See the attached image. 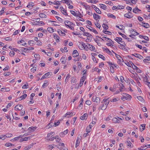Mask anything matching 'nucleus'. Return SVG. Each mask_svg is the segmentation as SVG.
Returning a JSON list of instances; mask_svg holds the SVG:
<instances>
[{
	"mask_svg": "<svg viewBox=\"0 0 150 150\" xmlns=\"http://www.w3.org/2000/svg\"><path fill=\"white\" fill-rule=\"evenodd\" d=\"M64 23L66 27H68L71 30H74V26L75 25L72 22L68 21H64Z\"/></svg>",
	"mask_w": 150,
	"mask_h": 150,
	"instance_id": "nucleus-1",
	"label": "nucleus"
},
{
	"mask_svg": "<svg viewBox=\"0 0 150 150\" xmlns=\"http://www.w3.org/2000/svg\"><path fill=\"white\" fill-rule=\"evenodd\" d=\"M86 46L91 51H93L95 49V47L94 46L88 43H87Z\"/></svg>",
	"mask_w": 150,
	"mask_h": 150,
	"instance_id": "nucleus-2",
	"label": "nucleus"
},
{
	"mask_svg": "<svg viewBox=\"0 0 150 150\" xmlns=\"http://www.w3.org/2000/svg\"><path fill=\"white\" fill-rule=\"evenodd\" d=\"M60 10L62 12V13L65 15H67L66 10L63 7H60L59 8Z\"/></svg>",
	"mask_w": 150,
	"mask_h": 150,
	"instance_id": "nucleus-3",
	"label": "nucleus"
},
{
	"mask_svg": "<svg viewBox=\"0 0 150 150\" xmlns=\"http://www.w3.org/2000/svg\"><path fill=\"white\" fill-rule=\"evenodd\" d=\"M124 16L127 18H131L133 17L132 14L129 12L125 14L124 15Z\"/></svg>",
	"mask_w": 150,
	"mask_h": 150,
	"instance_id": "nucleus-4",
	"label": "nucleus"
},
{
	"mask_svg": "<svg viewBox=\"0 0 150 150\" xmlns=\"http://www.w3.org/2000/svg\"><path fill=\"white\" fill-rule=\"evenodd\" d=\"M88 27H87L91 31L93 32L95 34L98 33V32L95 29L93 28L91 26H90L89 25H88Z\"/></svg>",
	"mask_w": 150,
	"mask_h": 150,
	"instance_id": "nucleus-5",
	"label": "nucleus"
},
{
	"mask_svg": "<svg viewBox=\"0 0 150 150\" xmlns=\"http://www.w3.org/2000/svg\"><path fill=\"white\" fill-rule=\"evenodd\" d=\"M85 76H83L81 77V78L80 80V83L79 84V86L81 87L84 81H85Z\"/></svg>",
	"mask_w": 150,
	"mask_h": 150,
	"instance_id": "nucleus-6",
	"label": "nucleus"
},
{
	"mask_svg": "<svg viewBox=\"0 0 150 150\" xmlns=\"http://www.w3.org/2000/svg\"><path fill=\"white\" fill-rule=\"evenodd\" d=\"M88 114L86 113L84 114L82 116L80 117V119L81 120H84L85 119H86L88 117Z\"/></svg>",
	"mask_w": 150,
	"mask_h": 150,
	"instance_id": "nucleus-7",
	"label": "nucleus"
},
{
	"mask_svg": "<svg viewBox=\"0 0 150 150\" xmlns=\"http://www.w3.org/2000/svg\"><path fill=\"white\" fill-rule=\"evenodd\" d=\"M140 25L146 28H148L149 26V25L148 23L144 22H142Z\"/></svg>",
	"mask_w": 150,
	"mask_h": 150,
	"instance_id": "nucleus-8",
	"label": "nucleus"
},
{
	"mask_svg": "<svg viewBox=\"0 0 150 150\" xmlns=\"http://www.w3.org/2000/svg\"><path fill=\"white\" fill-rule=\"evenodd\" d=\"M34 49L33 47H29L28 48H24L23 50V51L25 52H29V51L30 50H33Z\"/></svg>",
	"mask_w": 150,
	"mask_h": 150,
	"instance_id": "nucleus-9",
	"label": "nucleus"
},
{
	"mask_svg": "<svg viewBox=\"0 0 150 150\" xmlns=\"http://www.w3.org/2000/svg\"><path fill=\"white\" fill-rule=\"evenodd\" d=\"M122 120V119L119 117H118V119L116 118H114L112 120L113 122L115 123H119V122L120 120Z\"/></svg>",
	"mask_w": 150,
	"mask_h": 150,
	"instance_id": "nucleus-10",
	"label": "nucleus"
},
{
	"mask_svg": "<svg viewBox=\"0 0 150 150\" xmlns=\"http://www.w3.org/2000/svg\"><path fill=\"white\" fill-rule=\"evenodd\" d=\"M23 106L21 105H17L15 107V109H17L19 110H22L23 108Z\"/></svg>",
	"mask_w": 150,
	"mask_h": 150,
	"instance_id": "nucleus-11",
	"label": "nucleus"
},
{
	"mask_svg": "<svg viewBox=\"0 0 150 150\" xmlns=\"http://www.w3.org/2000/svg\"><path fill=\"white\" fill-rule=\"evenodd\" d=\"M72 55H73V57H76L77 56H78L79 53H78L77 51L76 50H74L73 51Z\"/></svg>",
	"mask_w": 150,
	"mask_h": 150,
	"instance_id": "nucleus-12",
	"label": "nucleus"
},
{
	"mask_svg": "<svg viewBox=\"0 0 150 150\" xmlns=\"http://www.w3.org/2000/svg\"><path fill=\"white\" fill-rule=\"evenodd\" d=\"M92 99L93 101L96 102V103L98 102H100V98L99 97H93L92 98Z\"/></svg>",
	"mask_w": 150,
	"mask_h": 150,
	"instance_id": "nucleus-13",
	"label": "nucleus"
},
{
	"mask_svg": "<svg viewBox=\"0 0 150 150\" xmlns=\"http://www.w3.org/2000/svg\"><path fill=\"white\" fill-rule=\"evenodd\" d=\"M53 36L54 38L56 40V42H58L59 41V37L56 34H54Z\"/></svg>",
	"mask_w": 150,
	"mask_h": 150,
	"instance_id": "nucleus-14",
	"label": "nucleus"
},
{
	"mask_svg": "<svg viewBox=\"0 0 150 150\" xmlns=\"http://www.w3.org/2000/svg\"><path fill=\"white\" fill-rule=\"evenodd\" d=\"M132 55L140 59H142L143 58V57L142 56L138 54L134 53L132 54Z\"/></svg>",
	"mask_w": 150,
	"mask_h": 150,
	"instance_id": "nucleus-15",
	"label": "nucleus"
},
{
	"mask_svg": "<svg viewBox=\"0 0 150 150\" xmlns=\"http://www.w3.org/2000/svg\"><path fill=\"white\" fill-rule=\"evenodd\" d=\"M93 126V125H89V126L87 127L86 128V132L87 133H89L90 132V131L91 130V128Z\"/></svg>",
	"mask_w": 150,
	"mask_h": 150,
	"instance_id": "nucleus-16",
	"label": "nucleus"
},
{
	"mask_svg": "<svg viewBox=\"0 0 150 150\" xmlns=\"http://www.w3.org/2000/svg\"><path fill=\"white\" fill-rule=\"evenodd\" d=\"M94 18L97 21L98 19H99L100 18V16L96 14V13H94L93 15Z\"/></svg>",
	"mask_w": 150,
	"mask_h": 150,
	"instance_id": "nucleus-17",
	"label": "nucleus"
},
{
	"mask_svg": "<svg viewBox=\"0 0 150 150\" xmlns=\"http://www.w3.org/2000/svg\"><path fill=\"white\" fill-rule=\"evenodd\" d=\"M31 138V136L25 137V138H22L21 139V140H20V142H21L24 141H27L28 139H30V138Z\"/></svg>",
	"mask_w": 150,
	"mask_h": 150,
	"instance_id": "nucleus-18",
	"label": "nucleus"
},
{
	"mask_svg": "<svg viewBox=\"0 0 150 150\" xmlns=\"http://www.w3.org/2000/svg\"><path fill=\"white\" fill-rule=\"evenodd\" d=\"M36 128L37 127H30L28 128V130L29 132H33L34 131L35 129H36Z\"/></svg>",
	"mask_w": 150,
	"mask_h": 150,
	"instance_id": "nucleus-19",
	"label": "nucleus"
},
{
	"mask_svg": "<svg viewBox=\"0 0 150 150\" xmlns=\"http://www.w3.org/2000/svg\"><path fill=\"white\" fill-rule=\"evenodd\" d=\"M119 86H120V91H122L123 89L124 88V86L123 85L122 83H119Z\"/></svg>",
	"mask_w": 150,
	"mask_h": 150,
	"instance_id": "nucleus-20",
	"label": "nucleus"
},
{
	"mask_svg": "<svg viewBox=\"0 0 150 150\" xmlns=\"http://www.w3.org/2000/svg\"><path fill=\"white\" fill-rule=\"evenodd\" d=\"M112 51L115 54V56L117 58V59L119 60V62H120L121 61V59L122 60H123V59H122V58H121V57H120V55L117 54H116V53H115L112 50Z\"/></svg>",
	"mask_w": 150,
	"mask_h": 150,
	"instance_id": "nucleus-21",
	"label": "nucleus"
},
{
	"mask_svg": "<svg viewBox=\"0 0 150 150\" xmlns=\"http://www.w3.org/2000/svg\"><path fill=\"white\" fill-rule=\"evenodd\" d=\"M50 75V72H48L46 73L44 75L42 78L41 79V80H42L44 79L45 78H46L47 77Z\"/></svg>",
	"mask_w": 150,
	"mask_h": 150,
	"instance_id": "nucleus-22",
	"label": "nucleus"
},
{
	"mask_svg": "<svg viewBox=\"0 0 150 150\" xmlns=\"http://www.w3.org/2000/svg\"><path fill=\"white\" fill-rule=\"evenodd\" d=\"M138 11H141V10L138 9L137 7H136L133 10V12L135 13H137L138 12Z\"/></svg>",
	"mask_w": 150,
	"mask_h": 150,
	"instance_id": "nucleus-23",
	"label": "nucleus"
},
{
	"mask_svg": "<svg viewBox=\"0 0 150 150\" xmlns=\"http://www.w3.org/2000/svg\"><path fill=\"white\" fill-rule=\"evenodd\" d=\"M104 51H105L106 52L108 53V54H112L111 52L110 51V50L108 49V48H106L104 49Z\"/></svg>",
	"mask_w": 150,
	"mask_h": 150,
	"instance_id": "nucleus-24",
	"label": "nucleus"
},
{
	"mask_svg": "<svg viewBox=\"0 0 150 150\" xmlns=\"http://www.w3.org/2000/svg\"><path fill=\"white\" fill-rule=\"evenodd\" d=\"M104 105L102 104L101 106L98 109V110L100 111V110H105L106 108V107H104Z\"/></svg>",
	"mask_w": 150,
	"mask_h": 150,
	"instance_id": "nucleus-25",
	"label": "nucleus"
},
{
	"mask_svg": "<svg viewBox=\"0 0 150 150\" xmlns=\"http://www.w3.org/2000/svg\"><path fill=\"white\" fill-rule=\"evenodd\" d=\"M102 38L105 39V40H107L108 42L112 43V42H113V41L110 38L105 37H103Z\"/></svg>",
	"mask_w": 150,
	"mask_h": 150,
	"instance_id": "nucleus-26",
	"label": "nucleus"
},
{
	"mask_svg": "<svg viewBox=\"0 0 150 150\" xmlns=\"http://www.w3.org/2000/svg\"><path fill=\"white\" fill-rule=\"evenodd\" d=\"M66 58L64 57H62L61 59L60 60L61 61L62 63L63 64H65L66 61Z\"/></svg>",
	"mask_w": 150,
	"mask_h": 150,
	"instance_id": "nucleus-27",
	"label": "nucleus"
},
{
	"mask_svg": "<svg viewBox=\"0 0 150 150\" xmlns=\"http://www.w3.org/2000/svg\"><path fill=\"white\" fill-rule=\"evenodd\" d=\"M33 146L32 144H30L27 146L25 147L24 148V150H28L30 149Z\"/></svg>",
	"mask_w": 150,
	"mask_h": 150,
	"instance_id": "nucleus-28",
	"label": "nucleus"
},
{
	"mask_svg": "<svg viewBox=\"0 0 150 150\" xmlns=\"http://www.w3.org/2000/svg\"><path fill=\"white\" fill-rule=\"evenodd\" d=\"M1 91L3 92H7L10 91L9 88H2L1 89Z\"/></svg>",
	"mask_w": 150,
	"mask_h": 150,
	"instance_id": "nucleus-29",
	"label": "nucleus"
},
{
	"mask_svg": "<svg viewBox=\"0 0 150 150\" xmlns=\"http://www.w3.org/2000/svg\"><path fill=\"white\" fill-rule=\"evenodd\" d=\"M115 40L118 43H119V42H121L122 40V39L121 38L116 37Z\"/></svg>",
	"mask_w": 150,
	"mask_h": 150,
	"instance_id": "nucleus-30",
	"label": "nucleus"
},
{
	"mask_svg": "<svg viewBox=\"0 0 150 150\" xmlns=\"http://www.w3.org/2000/svg\"><path fill=\"white\" fill-rule=\"evenodd\" d=\"M54 134V132H52L50 133H49L47 134V138L49 137H52V136H53Z\"/></svg>",
	"mask_w": 150,
	"mask_h": 150,
	"instance_id": "nucleus-31",
	"label": "nucleus"
},
{
	"mask_svg": "<svg viewBox=\"0 0 150 150\" xmlns=\"http://www.w3.org/2000/svg\"><path fill=\"white\" fill-rule=\"evenodd\" d=\"M39 16L41 18H46L47 16L43 13H41L39 14Z\"/></svg>",
	"mask_w": 150,
	"mask_h": 150,
	"instance_id": "nucleus-32",
	"label": "nucleus"
},
{
	"mask_svg": "<svg viewBox=\"0 0 150 150\" xmlns=\"http://www.w3.org/2000/svg\"><path fill=\"white\" fill-rule=\"evenodd\" d=\"M79 138L78 137L77 139L76 140V144H75V147H76L77 146H78L79 144V143H80L79 142Z\"/></svg>",
	"mask_w": 150,
	"mask_h": 150,
	"instance_id": "nucleus-33",
	"label": "nucleus"
},
{
	"mask_svg": "<svg viewBox=\"0 0 150 150\" xmlns=\"http://www.w3.org/2000/svg\"><path fill=\"white\" fill-rule=\"evenodd\" d=\"M83 34L84 35L86 36L89 37L91 36V35L89 33L86 32H83Z\"/></svg>",
	"mask_w": 150,
	"mask_h": 150,
	"instance_id": "nucleus-34",
	"label": "nucleus"
},
{
	"mask_svg": "<svg viewBox=\"0 0 150 150\" xmlns=\"http://www.w3.org/2000/svg\"><path fill=\"white\" fill-rule=\"evenodd\" d=\"M58 32L59 33V34L60 35L64 36L65 35V33L62 32V31L61 30H59V31H58Z\"/></svg>",
	"mask_w": 150,
	"mask_h": 150,
	"instance_id": "nucleus-35",
	"label": "nucleus"
},
{
	"mask_svg": "<svg viewBox=\"0 0 150 150\" xmlns=\"http://www.w3.org/2000/svg\"><path fill=\"white\" fill-rule=\"evenodd\" d=\"M109 17L112 18L114 19H115V16L111 13H108L107 15Z\"/></svg>",
	"mask_w": 150,
	"mask_h": 150,
	"instance_id": "nucleus-36",
	"label": "nucleus"
},
{
	"mask_svg": "<svg viewBox=\"0 0 150 150\" xmlns=\"http://www.w3.org/2000/svg\"><path fill=\"white\" fill-rule=\"evenodd\" d=\"M47 30L50 33H53L54 32V29L52 28L48 27L47 28Z\"/></svg>",
	"mask_w": 150,
	"mask_h": 150,
	"instance_id": "nucleus-37",
	"label": "nucleus"
},
{
	"mask_svg": "<svg viewBox=\"0 0 150 150\" xmlns=\"http://www.w3.org/2000/svg\"><path fill=\"white\" fill-rule=\"evenodd\" d=\"M48 83V81L47 80H45V81L44 83H43V84L42 85V87L43 88H45L48 85L47 84Z\"/></svg>",
	"mask_w": 150,
	"mask_h": 150,
	"instance_id": "nucleus-38",
	"label": "nucleus"
},
{
	"mask_svg": "<svg viewBox=\"0 0 150 150\" xmlns=\"http://www.w3.org/2000/svg\"><path fill=\"white\" fill-rule=\"evenodd\" d=\"M102 26L105 30H107L108 28V26L105 24H103Z\"/></svg>",
	"mask_w": 150,
	"mask_h": 150,
	"instance_id": "nucleus-39",
	"label": "nucleus"
},
{
	"mask_svg": "<svg viewBox=\"0 0 150 150\" xmlns=\"http://www.w3.org/2000/svg\"><path fill=\"white\" fill-rule=\"evenodd\" d=\"M103 32L105 34H108L110 35H111L112 34V33L111 32L106 30H103Z\"/></svg>",
	"mask_w": 150,
	"mask_h": 150,
	"instance_id": "nucleus-40",
	"label": "nucleus"
},
{
	"mask_svg": "<svg viewBox=\"0 0 150 150\" xmlns=\"http://www.w3.org/2000/svg\"><path fill=\"white\" fill-rule=\"evenodd\" d=\"M68 130L67 129L66 130L64 131L63 132H62L60 133V135H62L63 134H64V135H66L68 133Z\"/></svg>",
	"mask_w": 150,
	"mask_h": 150,
	"instance_id": "nucleus-41",
	"label": "nucleus"
},
{
	"mask_svg": "<svg viewBox=\"0 0 150 150\" xmlns=\"http://www.w3.org/2000/svg\"><path fill=\"white\" fill-rule=\"evenodd\" d=\"M27 96V95L26 94H24L23 95V96L20 97V98H21V99H20V100H22V99H24Z\"/></svg>",
	"mask_w": 150,
	"mask_h": 150,
	"instance_id": "nucleus-42",
	"label": "nucleus"
},
{
	"mask_svg": "<svg viewBox=\"0 0 150 150\" xmlns=\"http://www.w3.org/2000/svg\"><path fill=\"white\" fill-rule=\"evenodd\" d=\"M95 9V11H96L99 14H100L101 13V11L98 8H96V9Z\"/></svg>",
	"mask_w": 150,
	"mask_h": 150,
	"instance_id": "nucleus-43",
	"label": "nucleus"
},
{
	"mask_svg": "<svg viewBox=\"0 0 150 150\" xmlns=\"http://www.w3.org/2000/svg\"><path fill=\"white\" fill-rule=\"evenodd\" d=\"M100 5L101 6V7L102 9H105L106 8V6L105 5L103 4H100Z\"/></svg>",
	"mask_w": 150,
	"mask_h": 150,
	"instance_id": "nucleus-44",
	"label": "nucleus"
},
{
	"mask_svg": "<svg viewBox=\"0 0 150 150\" xmlns=\"http://www.w3.org/2000/svg\"><path fill=\"white\" fill-rule=\"evenodd\" d=\"M57 137H52L51 138H48L47 139V140H49V141H52L54 140V139H56Z\"/></svg>",
	"mask_w": 150,
	"mask_h": 150,
	"instance_id": "nucleus-45",
	"label": "nucleus"
},
{
	"mask_svg": "<svg viewBox=\"0 0 150 150\" xmlns=\"http://www.w3.org/2000/svg\"><path fill=\"white\" fill-rule=\"evenodd\" d=\"M125 97L126 98V99L127 100L131 99V96L128 94H126V96H125Z\"/></svg>",
	"mask_w": 150,
	"mask_h": 150,
	"instance_id": "nucleus-46",
	"label": "nucleus"
},
{
	"mask_svg": "<svg viewBox=\"0 0 150 150\" xmlns=\"http://www.w3.org/2000/svg\"><path fill=\"white\" fill-rule=\"evenodd\" d=\"M98 57L99 58H101L104 60H105V57L104 56L101 54H99L98 55Z\"/></svg>",
	"mask_w": 150,
	"mask_h": 150,
	"instance_id": "nucleus-47",
	"label": "nucleus"
},
{
	"mask_svg": "<svg viewBox=\"0 0 150 150\" xmlns=\"http://www.w3.org/2000/svg\"><path fill=\"white\" fill-rule=\"evenodd\" d=\"M137 98L138 100L140 101L141 102L143 101L144 100V99L141 96H138L137 97Z\"/></svg>",
	"mask_w": 150,
	"mask_h": 150,
	"instance_id": "nucleus-48",
	"label": "nucleus"
},
{
	"mask_svg": "<svg viewBox=\"0 0 150 150\" xmlns=\"http://www.w3.org/2000/svg\"><path fill=\"white\" fill-rule=\"evenodd\" d=\"M14 144H11V143H6L5 144V146H14Z\"/></svg>",
	"mask_w": 150,
	"mask_h": 150,
	"instance_id": "nucleus-49",
	"label": "nucleus"
},
{
	"mask_svg": "<svg viewBox=\"0 0 150 150\" xmlns=\"http://www.w3.org/2000/svg\"><path fill=\"white\" fill-rule=\"evenodd\" d=\"M20 43H22V45L23 46H24L26 44V42H25L23 40H21L20 41Z\"/></svg>",
	"mask_w": 150,
	"mask_h": 150,
	"instance_id": "nucleus-50",
	"label": "nucleus"
},
{
	"mask_svg": "<svg viewBox=\"0 0 150 150\" xmlns=\"http://www.w3.org/2000/svg\"><path fill=\"white\" fill-rule=\"evenodd\" d=\"M118 86H119V83L115 84L113 86V88L115 89L118 88Z\"/></svg>",
	"mask_w": 150,
	"mask_h": 150,
	"instance_id": "nucleus-51",
	"label": "nucleus"
},
{
	"mask_svg": "<svg viewBox=\"0 0 150 150\" xmlns=\"http://www.w3.org/2000/svg\"><path fill=\"white\" fill-rule=\"evenodd\" d=\"M95 25L99 29L101 27V25L99 23L97 22L96 23H95Z\"/></svg>",
	"mask_w": 150,
	"mask_h": 150,
	"instance_id": "nucleus-52",
	"label": "nucleus"
},
{
	"mask_svg": "<svg viewBox=\"0 0 150 150\" xmlns=\"http://www.w3.org/2000/svg\"><path fill=\"white\" fill-rule=\"evenodd\" d=\"M34 57L35 58L38 59L39 58V59H40V56L39 54H35L34 55Z\"/></svg>",
	"mask_w": 150,
	"mask_h": 150,
	"instance_id": "nucleus-53",
	"label": "nucleus"
},
{
	"mask_svg": "<svg viewBox=\"0 0 150 150\" xmlns=\"http://www.w3.org/2000/svg\"><path fill=\"white\" fill-rule=\"evenodd\" d=\"M72 79L71 80V81L72 82H73L75 84L76 83V79H75V78H74V77H73L72 78Z\"/></svg>",
	"mask_w": 150,
	"mask_h": 150,
	"instance_id": "nucleus-54",
	"label": "nucleus"
},
{
	"mask_svg": "<svg viewBox=\"0 0 150 150\" xmlns=\"http://www.w3.org/2000/svg\"><path fill=\"white\" fill-rule=\"evenodd\" d=\"M97 1L96 0H90L89 1V2L91 3H96V2H97Z\"/></svg>",
	"mask_w": 150,
	"mask_h": 150,
	"instance_id": "nucleus-55",
	"label": "nucleus"
},
{
	"mask_svg": "<svg viewBox=\"0 0 150 150\" xmlns=\"http://www.w3.org/2000/svg\"><path fill=\"white\" fill-rule=\"evenodd\" d=\"M110 71L111 72L113 73L114 72V69L113 68V67L111 66L110 67Z\"/></svg>",
	"mask_w": 150,
	"mask_h": 150,
	"instance_id": "nucleus-56",
	"label": "nucleus"
},
{
	"mask_svg": "<svg viewBox=\"0 0 150 150\" xmlns=\"http://www.w3.org/2000/svg\"><path fill=\"white\" fill-rule=\"evenodd\" d=\"M71 13L74 16H76V13L73 11H70Z\"/></svg>",
	"mask_w": 150,
	"mask_h": 150,
	"instance_id": "nucleus-57",
	"label": "nucleus"
},
{
	"mask_svg": "<svg viewBox=\"0 0 150 150\" xmlns=\"http://www.w3.org/2000/svg\"><path fill=\"white\" fill-rule=\"evenodd\" d=\"M34 41L33 40H30L28 42L29 45H33L34 43Z\"/></svg>",
	"mask_w": 150,
	"mask_h": 150,
	"instance_id": "nucleus-58",
	"label": "nucleus"
},
{
	"mask_svg": "<svg viewBox=\"0 0 150 150\" xmlns=\"http://www.w3.org/2000/svg\"><path fill=\"white\" fill-rule=\"evenodd\" d=\"M13 135L11 133L10 134H6V137H11Z\"/></svg>",
	"mask_w": 150,
	"mask_h": 150,
	"instance_id": "nucleus-59",
	"label": "nucleus"
},
{
	"mask_svg": "<svg viewBox=\"0 0 150 150\" xmlns=\"http://www.w3.org/2000/svg\"><path fill=\"white\" fill-rule=\"evenodd\" d=\"M56 18H57L58 19V20L59 21H60V22H62L63 21V20L62 18H60V17H59L58 16H56Z\"/></svg>",
	"mask_w": 150,
	"mask_h": 150,
	"instance_id": "nucleus-60",
	"label": "nucleus"
},
{
	"mask_svg": "<svg viewBox=\"0 0 150 150\" xmlns=\"http://www.w3.org/2000/svg\"><path fill=\"white\" fill-rule=\"evenodd\" d=\"M5 9L4 8H2L1 10L0 11V15L4 13Z\"/></svg>",
	"mask_w": 150,
	"mask_h": 150,
	"instance_id": "nucleus-61",
	"label": "nucleus"
},
{
	"mask_svg": "<svg viewBox=\"0 0 150 150\" xmlns=\"http://www.w3.org/2000/svg\"><path fill=\"white\" fill-rule=\"evenodd\" d=\"M0 136L2 139L4 140L6 138V136L5 135H1Z\"/></svg>",
	"mask_w": 150,
	"mask_h": 150,
	"instance_id": "nucleus-62",
	"label": "nucleus"
},
{
	"mask_svg": "<svg viewBox=\"0 0 150 150\" xmlns=\"http://www.w3.org/2000/svg\"><path fill=\"white\" fill-rule=\"evenodd\" d=\"M86 104L88 105H90L91 104V102L89 100H88L86 101Z\"/></svg>",
	"mask_w": 150,
	"mask_h": 150,
	"instance_id": "nucleus-63",
	"label": "nucleus"
},
{
	"mask_svg": "<svg viewBox=\"0 0 150 150\" xmlns=\"http://www.w3.org/2000/svg\"><path fill=\"white\" fill-rule=\"evenodd\" d=\"M146 84L147 85V86L150 89V82L148 81H146Z\"/></svg>",
	"mask_w": 150,
	"mask_h": 150,
	"instance_id": "nucleus-64",
	"label": "nucleus"
}]
</instances>
